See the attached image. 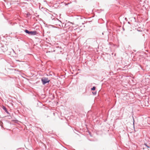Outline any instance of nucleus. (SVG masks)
Instances as JSON below:
<instances>
[{"label": "nucleus", "mask_w": 150, "mask_h": 150, "mask_svg": "<svg viewBox=\"0 0 150 150\" xmlns=\"http://www.w3.org/2000/svg\"><path fill=\"white\" fill-rule=\"evenodd\" d=\"M25 31L26 33H28V34L30 35H35L37 34L36 32L35 31H29L27 30H25Z\"/></svg>", "instance_id": "1"}, {"label": "nucleus", "mask_w": 150, "mask_h": 150, "mask_svg": "<svg viewBox=\"0 0 150 150\" xmlns=\"http://www.w3.org/2000/svg\"><path fill=\"white\" fill-rule=\"evenodd\" d=\"M3 109L6 112L7 111V110L6 108L4 106H3Z\"/></svg>", "instance_id": "3"}, {"label": "nucleus", "mask_w": 150, "mask_h": 150, "mask_svg": "<svg viewBox=\"0 0 150 150\" xmlns=\"http://www.w3.org/2000/svg\"><path fill=\"white\" fill-rule=\"evenodd\" d=\"M95 88L96 87L94 86L91 88V90H94L95 89Z\"/></svg>", "instance_id": "4"}, {"label": "nucleus", "mask_w": 150, "mask_h": 150, "mask_svg": "<svg viewBox=\"0 0 150 150\" xmlns=\"http://www.w3.org/2000/svg\"><path fill=\"white\" fill-rule=\"evenodd\" d=\"M42 81L43 84H45L47 83H48L49 82L50 80L47 78H45L44 79H42Z\"/></svg>", "instance_id": "2"}, {"label": "nucleus", "mask_w": 150, "mask_h": 150, "mask_svg": "<svg viewBox=\"0 0 150 150\" xmlns=\"http://www.w3.org/2000/svg\"><path fill=\"white\" fill-rule=\"evenodd\" d=\"M69 23H70L71 24H72V23H70L69 22Z\"/></svg>", "instance_id": "6"}, {"label": "nucleus", "mask_w": 150, "mask_h": 150, "mask_svg": "<svg viewBox=\"0 0 150 150\" xmlns=\"http://www.w3.org/2000/svg\"><path fill=\"white\" fill-rule=\"evenodd\" d=\"M133 124H134V119H133Z\"/></svg>", "instance_id": "5"}]
</instances>
